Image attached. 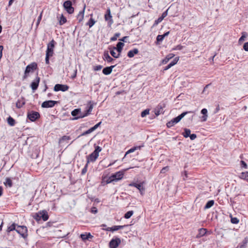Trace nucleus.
<instances>
[{
	"label": "nucleus",
	"instance_id": "1",
	"mask_svg": "<svg viewBox=\"0 0 248 248\" xmlns=\"http://www.w3.org/2000/svg\"><path fill=\"white\" fill-rule=\"evenodd\" d=\"M102 151V148L98 146H95L94 151L87 157V163L88 164L90 162H93L95 161L99 156V153Z\"/></svg>",
	"mask_w": 248,
	"mask_h": 248
},
{
	"label": "nucleus",
	"instance_id": "2",
	"mask_svg": "<svg viewBox=\"0 0 248 248\" xmlns=\"http://www.w3.org/2000/svg\"><path fill=\"white\" fill-rule=\"evenodd\" d=\"M192 112V111H186L181 113L180 115L178 116L177 117L173 118L171 121H169L167 123V126L168 127H171L173 126L174 124L178 123L179 122L181 121V120L187 113Z\"/></svg>",
	"mask_w": 248,
	"mask_h": 248
},
{
	"label": "nucleus",
	"instance_id": "3",
	"mask_svg": "<svg viewBox=\"0 0 248 248\" xmlns=\"http://www.w3.org/2000/svg\"><path fill=\"white\" fill-rule=\"evenodd\" d=\"M93 109V104H92L91 102L90 101L89 102V105L88 107V108L85 110V113H81L80 112V113H79V115L78 116L73 118L72 120H77V119H78L80 118H84L85 117L88 116L91 113V112L92 111Z\"/></svg>",
	"mask_w": 248,
	"mask_h": 248
},
{
	"label": "nucleus",
	"instance_id": "4",
	"mask_svg": "<svg viewBox=\"0 0 248 248\" xmlns=\"http://www.w3.org/2000/svg\"><path fill=\"white\" fill-rule=\"evenodd\" d=\"M37 67V64L36 62H32L27 66L23 78L25 79L28 77V74L30 72H33Z\"/></svg>",
	"mask_w": 248,
	"mask_h": 248
},
{
	"label": "nucleus",
	"instance_id": "5",
	"mask_svg": "<svg viewBox=\"0 0 248 248\" xmlns=\"http://www.w3.org/2000/svg\"><path fill=\"white\" fill-rule=\"evenodd\" d=\"M144 182H142L139 184L136 183H131L129 184V186H134L136 187L140 191L141 195H143L145 193V188L144 187Z\"/></svg>",
	"mask_w": 248,
	"mask_h": 248
},
{
	"label": "nucleus",
	"instance_id": "6",
	"mask_svg": "<svg viewBox=\"0 0 248 248\" xmlns=\"http://www.w3.org/2000/svg\"><path fill=\"white\" fill-rule=\"evenodd\" d=\"M55 41L52 39L47 45L46 55L52 56L54 54V48L55 47Z\"/></svg>",
	"mask_w": 248,
	"mask_h": 248
},
{
	"label": "nucleus",
	"instance_id": "7",
	"mask_svg": "<svg viewBox=\"0 0 248 248\" xmlns=\"http://www.w3.org/2000/svg\"><path fill=\"white\" fill-rule=\"evenodd\" d=\"M27 231V227L24 226H17L16 229V232L24 238L27 237L28 235Z\"/></svg>",
	"mask_w": 248,
	"mask_h": 248
},
{
	"label": "nucleus",
	"instance_id": "8",
	"mask_svg": "<svg viewBox=\"0 0 248 248\" xmlns=\"http://www.w3.org/2000/svg\"><path fill=\"white\" fill-rule=\"evenodd\" d=\"M72 5V2L70 0H67L63 3V7L65 10L70 14H72L74 11V9Z\"/></svg>",
	"mask_w": 248,
	"mask_h": 248
},
{
	"label": "nucleus",
	"instance_id": "9",
	"mask_svg": "<svg viewBox=\"0 0 248 248\" xmlns=\"http://www.w3.org/2000/svg\"><path fill=\"white\" fill-rule=\"evenodd\" d=\"M105 19L108 21V26L110 27L113 23L112 17L111 15L110 9L108 8L107 10L106 14L105 15Z\"/></svg>",
	"mask_w": 248,
	"mask_h": 248
},
{
	"label": "nucleus",
	"instance_id": "10",
	"mask_svg": "<svg viewBox=\"0 0 248 248\" xmlns=\"http://www.w3.org/2000/svg\"><path fill=\"white\" fill-rule=\"evenodd\" d=\"M36 219H40L42 218L44 221H46L48 218L47 213L46 211L39 212L36 214Z\"/></svg>",
	"mask_w": 248,
	"mask_h": 248
},
{
	"label": "nucleus",
	"instance_id": "11",
	"mask_svg": "<svg viewBox=\"0 0 248 248\" xmlns=\"http://www.w3.org/2000/svg\"><path fill=\"white\" fill-rule=\"evenodd\" d=\"M124 176V172L123 171H118L116 172L115 173L112 174L110 177V179H111L110 182L112 181H118L122 179ZM109 183V182H108Z\"/></svg>",
	"mask_w": 248,
	"mask_h": 248
},
{
	"label": "nucleus",
	"instance_id": "12",
	"mask_svg": "<svg viewBox=\"0 0 248 248\" xmlns=\"http://www.w3.org/2000/svg\"><path fill=\"white\" fill-rule=\"evenodd\" d=\"M121 242L119 238L116 237L113 238L109 242V246L110 248H117Z\"/></svg>",
	"mask_w": 248,
	"mask_h": 248
},
{
	"label": "nucleus",
	"instance_id": "13",
	"mask_svg": "<svg viewBox=\"0 0 248 248\" xmlns=\"http://www.w3.org/2000/svg\"><path fill=\"white\" fill-rule=\"evenodd\" d=\"M28 118L32 122L35 121L40 117V114L36 111H31L28 113Z\"/></svg>",
	"mask_w": 248,
	"mask_h": 248
},
{
	"label": "nucleus",
	"instance_id": "14",
	"mask_svg": "<svg viewBox=\"0 0 248 248\" xmlns=\"http://www.w3.org/2000/svg\"><path fill=\"white\" fill-rule=\"evenodd\" d=\"M68 89L69 86L67 85L57 84L55 85L54 90L55 92H58L60 91L62 92H65L67 91Z\"/></svg>",
	"mask_w": 248,
	"mask_h": 248
},
{
	"label": "nucleus",
	"instance_id": "15",
	"mask_svg": "<svg viewBox=\"0 0 248 248\" xmlns=\"http://www.w3.org/2000/svg\"><path fill=\"white\" fill-rule=\"evenodd\" d=\"M57 103V101L53 100L46 101L43 102L41 107L43 108H52Z\"/></svg>",
	"mask_w": 248,
	"mask_h": 248
},
{
	"label": "nucleus",
	"instance_id": "16",
	"mask_svg": "<svg viewBox=\"0 0 248 248\" xmlns=\"http://www.w3.org/2000/svg\"><path fill=\"white\" fill-rule=\"evenodd\" d=\"M39 82L40 78L38 77H36V78L31 82V87L33 91H35L37 89Z\"/></svg>",
	"mask_w": 248,
	"mask_h": 248
},
{
	"label": "nucleus",
	"instance_id": "17",
	"mask_svg": "<svg viewBox=\"0 0 248 248\" xmlns=\"http://www.w3.org/2000/svg\"><path fill=\"white\" fill-rule=\"evenodd\" d=\"M168 9L166 11L163 12L160 17H159L158 19L155 20L154 25H156L158 23H160L163 19L166 17L168 15Z\"/></svg>",
	"mask_w": 248,
	"mask_h": 248
},
{
	"label": "nucleus",
	"instance_id": "18",
	"mask_svg": "<svg viewBox=\"0 0 248 248\" xmlns=\"http://www.w3.org/2000/svg\"><path fill=\"white\" fill-rule=\"evenodd\" d=\"M179 60V58L178 57H175L173 60V61L172 62H171L167 66H166L164 68V70H165V71L169 69H170V67H171L172 66L175 65L178 62Z\"/></svg>",
	"mask_w": 248,
	"mask_h": 248
},
{
	"label": "nucleus",
	"instance_id": "19",
	"mask_svg": "<svg viewBox=\"0 0 248 248\" xmlns=\"http://www.w3.org/2000/svg\"><path fill=\"white\" fill-rule=\"evenodd\" d=\"M164 106L163 105L159 104L155 109V114L158 116L161 113H163V108Z\"/></svg>",
	"mask_w": 248,
	"mask_h": 248
},
{
	"label": "nucleus",
	"instance_id": "20",
	"mask_svg": "<svg viewBox=\"0 0 248 248\" xmlns=\"http://www.w3.org/2000/svg\"><path fill=\"white\" fill-rule=\"evenodd\" d=\"M115 66V65H111L109 67H106L103 69L102 72L105 75H109L112 71V69Z\"/></svg>",
	"mask_w": 248,
	"mask_h": 248
},
{
	"label": "nucleus",
	"instance_id": "21",
	"mask_svg": "<svg viewBox=\"0 0 248 248\" xmlns=\"http://www.w3.org/2000/svg\"><path fill=\"white\" fill-rule=\"evenodd\" d=\"M93 237V236L90 233H85L80 234V238L84 241L89 240L90 239H92Z\"/></svg>",
	"mask_w": 248,
	"mask_h": 248
},
{
	"label": "nucleus",
	"instance_id": "22",
	"mask_svg": "<svg viewBox=\"0 0 248 248\" xmlns=\"http://www.w3.org/2000/svg\"><path fill=\"white\" fill-rule=\"evenodd\" d=\"M174 57V54L172 53L169 54L167 55L165 59L161 61V64H166L170 59L173 58Z\"/></svg>",
	"mask_w": 248,
	"mask_h": 248
},
{
	"label": "nucleus",
	"instance_id": "23",
	"mask_svg": "<svg viewBox=\"0 0 248 248\" xmlns=\"http://www.w3.org/2000/svg\"><path fill=\"white\" fill-rule=\"evenodd\" d=\"M25 104V101L23 98L18 99L16 103V107L20 108L22 107Z\"/></svg>",
	"mask_w": 248,
	"mask_h": 248
},
{
	"label": "nucleus",
	"instance_id": "24",
	"mask_svg": "<svg viewBox=\"0 0 248 248\" xmlns=\"http://www.w3.org/2000/svg\"><path fill=\"white\" fill-rule=\"evenodd\" d=\"M85 9V6H84L83 9L82 11L79 12L77 16V19L78 20L79 22H81L83 19Z\"/></svg>",
	"mask_w": 248,
	"mask_h": 248
},
{
	"label": "nucleus",
	"instance_id": "25",
	"mask_svg": "<svg viewBox=\"0 0 248 248\" xmlns=\"http://www.w3.org/2000/svg\"><path fill=\"white\" fill-rule=\"evenodd\" d=\"M139 52V50L137 48H134L132 50H130L127 53V56L129 58H132L135 54H137Z\"/></svg>",
	"mask_w": 248,
	"mask_h": 248
},
{
	"label": "nucleus",
	"instance_id": "26",
	"mask_svg": "<svg viewBox=\"0 0 248 248\" xmlns=\"http://www.w3.org/2000/svg\"><path fill=\"white\" fill-rule=\"evenodd\" d=\"M241 34L242 36L238 40V43L239 44H241L246 40V38L248 36V33L245 31H243Z\"/></svg>",
	"mask_w": 248,
	"mask_h": 248
},
{
	"label": "nucleus",
	"instance_id": "27",
	"mask_svg": "<svg viewBox=\"0 0 248 248\" xmlns=\"http://www.w3.org/2000/svg\"><path fill=\"white\" fill-rule=\"evenodd\" d=\"M143 146H144L143 145H142L141 146H135V147H132V148L130 149L126 152L124 156H125L127 155H128L130 153L134 152V151H135L137 150L140 149L141 147H143Z\"/></svg>",
	"mask_w": 248,
	"mask_h": 248
},
{
	"label": "nucleus",
	"instance_id": "28",
	"mask_svg": "<svg viewBox=\"0 0 248 248\" xmlns=\"http://www.w3.org/2000/svg\"><path fill=\"white\" fill-rule=\"evenodd\" d=\"M207 232V230L204 228H201L199 230V233L196 236V238H200L204 235Z\"/></svg>",
	"mask_w": 248,
	"mask_h": 248
},
{
	"label": "nucleus",
	"instance_id": "29",
	"mask_svg": "<svg viewBox=\"0 0 248 248\" xmlns=\"http://www.w3.org/2000/svg\"><path fill=\"white\" fill-rule=\"evenodd\" d=\"M201 113L203 114L202 117V121L205 122L207 120L208 115H207V110L206 108H203L201 110Z\"/></svg>",
	"mask_w": 248,
	"mask_h": 248
},
{
	"label": "nucleus",
	"instance_id": "30",
	"mask_svg": "<svg viewBox=\"0 0 248 248\" xmlns=\"http://www.w3.org/2000/svg\"><path fill=\"white\" fill-rule=\"evenodd\" d=\"M124 46V44L122 42H119L117 44V46L115 47L116 48V50H117L119 54H120L121 53Z\"/></svg>",
	"mask_w": 248,
	"mask_h": 248
},
{
	"label": "nucleus",
	"instance_id": "31",
	"mask_svg": "<svg viewBox=\"0 0 248 248\" xmlns=\"http://www.w3.org/2000/svg\"><path fill=\"white\" fill-rule=\"evenodd\" d=\"M239 178L248 181V171L243 172L240 173Z\"/></svg>",
	"mask_w": 248,
	"mask_h": 248
},
{
	"label": "nucleus",
	"instance_id": "32",
	"mask_svg": "<svg viewBox=\"0 0 248 248\" xmlns=\"http://www.w3.org/2000/svg\"><path fill=\"white\" fill-rule=\"evenodd\" d=\"M103 58L105 61H107L108 62H111L113 61V58H112L108 54V52H105L104 54Z\"/></svg>",
	"mask_w": 248,
	"mask_h": 248
},
{
	"label": "nucleus",
	"instance_id": "33",
	"mask_svg": "<svg viewBox=\"0 0 248 248\" xmlns=\"http://www.w3.org/2000/svg\"><path fill=\"white\" fill-rule=\"evenodd\" d=\"M116 48L115 47H113V48L110 50V54L115 58H118L120 57V54H119L118 52V53H116L115 50H116Z\"/></svg>",
	"mask_w": 248,
	"mask_h": 248
},
{
	"label": "nucleus",
	"instance_id": "34",
	"mask_svg": "<svg viewBox=\"0 0 248 248\" xmlns=\"http://www.w3.org/2000/svg\"><path fill=\"white\" fill-rule=\"evenodd\" d=\"M4 184L9 187H11L13 186V183L11 178L7 177L5 179V181L4 182Z\"/></svg>",
	"mask_w": 248,
	"mask_h": 248
},
{
	"label": "nucleus",
	"instance_id": "35",
	"mask_svg": "<svg viewBox=\"0 0 248 248\" xmlns=\"http://www.w3.org/2000/svg\"><path fill=\"white\" fill-rule=\"evenodd\" d=\"M248 240L247 238H245L241 243H240L238 247L240 248H246L248 243Z\"/></svg>",
	"mask_w": 248,
	"mask_h": 248
},
{
	"label": "nucleus",
	"instance_id": "36",
	"mask_svg": "<svg viewBox=\"0 0 248 248\" xmlns=\"http://www.w3.org/2000/svg\"><path fill=\"white\" fill-rule=\"evenodd\" d=\"M126 225H118V226H113L111 227V232H114L116 231H118L120 229H122L124 228Z\"/></svg>",
	"mask_w": 248,
	"mask_h": 248
},
{
	"label": "nucleus",
	"instance_id": "37",
	"mask_svg": "<svg viewBox=\"0 0 248 248\" xmlns=\"http://www.w3.org/2000/svg\"><path fill=\"white\" fill-rule=\"evenodd\" d=\"M214 204V201L213 200H210L206 203V205H205V206L204 207V209H209V208H211L212 206H213Z\"/></svg>",
	"mask_w": 248,
	"mask_h": 248
},
{
	"label": "nucleus",
	"instance_id": "38",
	"mask_svg": "<svg viewBox=\"0 0 248 248\" xmlns=\"http://www.w3.org/2000/svg\"><path fill=\"white\" fill-rule=\"evenodd\" d=\"M7 123L10 126H14L15 124V120L11 116L7 118Z\"/></svg>",
	"mask_w": 248,
	"mask_h": 248
},
{
	"label": "nucleus",
	"instance_id": "39",
	"mask_svg": "<svg viewBox=\"0 0 248 248\" xmlns=\"http://www.w3.org/2000/svg\"><path fill=\"white\" fill-rule=\"evenodd\" d=\"M191 131L189 129L185 128L184 132L182 133L183 136L185 138H188L190 135Z\"/></svg>",
	"mask_w": 248,
	"mask_h": 248
},
{
	"label": "nucleus",
	"instance_id": "40",
	"mask_svg": "<svg viewBox=\"0 0 248 248\" xmlns=\"http://www.w3.org/2000/svg\"><path fill=\"white\" fill-rule=\"evenodd\" d=\"M80 113V109L77 108V109H75L71 112V115L73 116H76L78 115H79Z\"/></svg>",
	"mask_w": 248,
	"mask_h": 248
},
{
	"label": "nucleus",
	"instance_id": "41",
	"mask_svg": "<svg viewBox=\"0 0 248 248\" xmlns=\"http://www.w3.org/2000/svg\"><path fill=\"white\" fill-rule=\"evenodd\" d=\"M95 23V21L93 18H91L86 24L87 25H88L90 28H91L93 26Z\"/></svg>",
	"mask_w": 248,
	"mask_h": 248
},
{
	"label": "nucleus",
	"instance_id": "42",
	"mask_svg": "<svg viewBox=\"0 0 248 248\" xmlns=\"http://www.w3.org/2000/svg\"><path fill=\"white\" fill-rule=\"evenodd\" d=\"M16 224L15 223H13L9 227H8V228H7V232H10L14 230L16 231Z\"/></svg>",
	"mask_w": 248,
	"mask_h": 248
},
{
	"label": "nucleus",
	"instance_id": "43",
	"mask_svg": "<svg viewBox=\"0 0 248 248\" xmlns=\"http://www.w3.org/2000/svg\"><path fill=\"white\" fill-rule=\"evenodd\" d=\"M66 18L62 15L59 20L60 24L63 25V24L66 23Z\"/></svg>",
	"mask_w": 248,
	"mask_h": 248
},
{
	"label": "nucleus",
	"instance_id": "44",
	"mask_svg": "<svg viewBox=\"0 0 248 248\" xmlns=\"http://www.w3.org/2000/svg\"><path fill=\"white\" fill-rule=\"evenodd\" d=\"M134 212L133 211H129L124 215V218L126 219H128L133 215Z\"/></svg>",
	"mask_w": 248,
	"mask_h": 248
},
{
	"label": "nucleus",
	"instance_id": "45",
	"mask_svg": "<svg viewBox=\"0 0 248 248\" xmlns=\"http://www.w3.org/2000/svg\"><path fill=\"white\" fill-rule=\"evenodd\" d=\"M149 114V109H145L144 110H143V111H142V112L141 113V116L142 117H144L147 115H148Z\"/></svg>",
	"mask_w": 248,
	"mask_h": 248
},
{
	"label": "nucleus",
	"instance_id": "46",
	"mask_svg": "<svg viewBox=\"0 0 248 248\" xmlns=\"http://www.w3.org/2000/svg\"><path fill=\"white\" fill-rule=\"evenodd\" d=\"M120 33H119V32L116 33L114 34V36H113L111 38V39H110L111 41H113L116 40L117 38L119 37L120 36Z\"/></svg>",
	"mask_w": 248,
	"mask_h": 248
},
{
	"label": "nucleus",
	"instance_id": "47",
	"mask_svg": "<svg viewBox=\"0 0 248 248\" xmlns=\"http://www.w3.org/2000/svg\"><path fill=\"white\" fill-rule=\"evenodd\" d=\"M231 222L233 224H237L239 222V219L236 217H231Z\"/></svg>",
	"mask_w": 248,
	"mask_h": 248
},
{
	"label": "nucleus",
	"instance_id": "48",
	"mask_svg": "<svg viewBox=\"0 0 248 248\" xmlns=\"http://www.w3.org/2000/svg\"><path fill=\"white\" fill-rule=\"evenodd\" d=\"M70 139V137L67 136H63L60 140V142H62L64 140H69Z\"/></svg>",
	"mask_w": 248,
	"mask_h": 248
},
{
	"label": "nucleus",
	"instance_id": "49",
	"mask_svg": "<svg viewBox=\"0 0 248 248\" xmlns=\"http://www.w3.org/2000/svg\"><path fill=\"white\" fill-rule=\"evenodd\" d=\"M88 164H87V163H86V164L85 165V166H84V167L83 168V169H82V171H81V174H85L87 171V168H88Z\"/></svg>",
	"mask_w": 248,
	"mask_h": 248
},
{
	"label": "nucleus",
	"instance_id": "50",
	"mask_svg": "<svg viewBox=\"0 0 248 248\" xmlns=\"http://www.w3.org/2000/svg\"><path fill=\"white\" fill-rule=\"evenodd\" d=\"M92 132H93V130H92V128H90L89 129H88V130L84 132L81 135V136H85V135H86L87 134H89L91 133H92Z\"/></svg>",
	"mask_w": 248,
	"mask_h": 248
},
{
	"label": "nucleus",
	"instance_id": "51",
	"mask_svg": "<svg viewBox=\"0 0 248 248\" xmlns=\"http://www.w3.org/2000/svg\"><path fill=\"white\" fill-rule=\"evenodd\" d=\"M164 38L162 35H158L156 37V41L158 42H160L162 41Z\"/></svg>",
	"mask_w": 248,
	"mask_h": 248
},
{
	"label": "nucleus",
	"instance_id": "52",
	"mask_svg": "<svg viewBox=\"0 0 248 248\" xmlns=\"http://www.w3.org/2000/svg\"><path fill=\"white\" fill-rule=\"evenodd\" d=\"M101 124V122H100L98 123V124H96L93 127H91L92 130H93V131H94L95 129H96L100 126Z\"/></svg>",
	"mask_w": 248,
	"mask_h": 248
},
{
	"label": "nucleus",
	"instance_id": "53",
	"mask_svg": "<svg viewBox=\"0 0 248 248\" xmlns=\"http://www.w3.org/2000/svg\"><path fill=\"white\" fill-rule=\"evenodd\" d=\"M241 165L242 167L244 168L245 169H247V165L244 161H241Z\"/></svg>",
	"mask_w": 248,
	"mask_h": 248
},
{
	"label": "nucleus",
	"instance_id": "54",
	"mask_svg": "<svg viewBox=\"0 0 248 248\" xmlns=\"http://www.w3.org/2000/svg\"><path fill=\"white\" fill-rule=\"evenodd\" d=\"M183 48V46L181 45H177L174 48H173V50H180L182 49Z\"/></svg>",
	"mask_w": 248,
	"mask_h": 248
},
{
	"label": "nucleus",
	"instance_id": "55",
	"mask_svg": "<svg viewBox=\"0 0 248 248\" xmlns=\"http://www.w3.org/2000/svg\"><path fill=\"white\" fill-rule=\"evenodd\" d=\"M243 49L246 51H248V42H246L244 44V46H243Z\"/></svg>",
	"mask_w": 248,
	"mask_h": 248
},
{
	"label": "nucleus",
	"instance_id": "56",
	"mask_svg": "<svg viewBox=\"0 0 248 248\" xmlns=\"http://www.w3.org/2000/svg\"><path fill=\"white\" fill-rule=\"evenodd\" d=\"M169 170V167H165L162 169L161 170L160 172L161 173H165V172Z\"/></svg>",
	"mask_w": 248,
	"mask_h": 248
},
{
	"label": "nucleus",
	"instance_id": "57",
	"mask_svg": "<svg viewBox=\"0 0 248 248\" xmlns=\"http://www.w3.org/2000/svg\"><path fill=\"white\" fill-rule=\"evenodd\" d=\"M189 137L190 138V140H194L196 138L197 136L195 134H190V136H189Z\"/></svg>",
	"mask_w": 248,
	"mask_h": 248
},
{
	"label": "nucleus",
	"instance_id": "58",
	"mask_svg": "<svg viewBox=\"0 0 248 248\" xmlns=\"http://www.w3.org/2000/svg\"><path fill=\"white\" fill-rule=\"evenodd\" d=\"M91 212L95 214L97 212V209L96 207H93L91 209Z\"/></svg>",
	"mask_w": 248,
	"mask_h": 248
},
{
	"label": "nucleus",
	"instance_id": "59",
	"mask_svg": "<svg viewBox=\"0 0 248 248\" xmlns=\"http://www.w3.org/2000/svg\"><path fill=\"white\" fill-rule=\"evenodd\" d=\"M50 57H51V56L46 55L45 61H46V64H48L49 63V58Z\"/></svg>",
	"mask_w": 248,
	"mask_h": 248
},
{
	"label": "nucleus",
	"instance_id": "60",
	"mask_svg": "<svg viewBox=\"0 0 248 248\" xmlns=\"http://www.w3.org/2000/svg\"><path fill=\"white\" fill-rule=\"evenodd\" d=\"M41 19H42V13H41V14L40 15V16L38 17L37 22V25L39 24Z\"/></svg>",
	"mask_w": 248,
	"mask_h": 248
},
{
	"label": "nucleus",
	"instance_id": "61",
	"mask_svg": "<svg viewBox=\"0 0 248 248\" xmlns=\"http://www.w3.org/2000/svg\"><path fill=\"white\" fill-rule=\"evenodd\" d=\"M170 32L168 31L165 33L164 34L162 35L163 36V38H165L166 36H168Z\"/></svg>",
	"mask_w": 248,
	"mask_h": 248
},
{
	"label": "nucleus",
	"instance_id": "62",
	"mask_svg": "<svg viewBox=\"0 0 248 248\" xmlns=\"http://www.w3.org/2000/svg\"><path fill=\"white\" fill-rule=\"evenodd\" d=\"M14 0H9V3H8L9 6H10L12 4L13 2H14Z\"/></svg>",
	"mask_w": 248,
	"mask_h": 248
},
{
	"label": "nucleus",
	"instance_id": "63",
	"mask_svg": "<svg viewBox=\"0 0 248 248\" xmlns=\"http://www.w3.org/2000/svg\"><path fill=\"white\" fill-rule=\"evenodd\" d=\"M102 68V66L101 65L97 66L96 68L95 69L96 70H99Z\"/></svg>",
	"mask_w": 248,
	"mask_h": 248
},
{
	"label": "nucleus",
	"instance_id": "64",
	"mask_svg": "<svg viewBox=\"0 0 248 248\" xmlns=\"http://www.w3.org/2000/svg\"><path fill=\"white\" fill-rule=\"evenodd\" d=\"M127 37H128L127 36H124V37L123 38H122L121 39H120V40H121V41H122L124 42V41H125V39H126Z\"/></svg>",
	"mask_w": 248,
	"mask_h": 248
}]
</instances>
